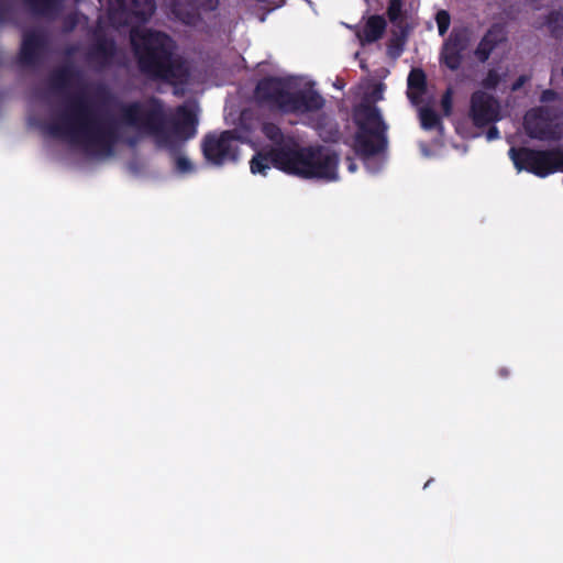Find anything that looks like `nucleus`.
<instances>
[{
  "label": "nucleus",
  "mask_w": 563,
  "mask_h": 563,
  "mask_svg": "<svg viewBox=\"0 0 563 563\" xmlns=\"http://www.w3.org/2000/svg\"><path fill=\"white\" fill-rule=\"evenodd\" d=\"M25 2L34 12L48 14L58 7L62 0H25Z\"/></svg>",
  "instance_id": "a211bd4d"
},
{
  "label": "nucleus",
  "mask_w": 563,
  "mask_h": 563,
  "mask_svg": "<svg viewBox=\"0 0 563 563\" xmlns=\"http://www.w3.org/2000/svg\"><path fill=\"white\" fill-rule=\"evenodd\" d=\"M154 10V0H110L111 19L119 24H130L133 19L146 20Z\"/></svg>",
  "instance_id": "6e6552de"
},
{
  "label": "nucleus",
  "mask_w": 563,
  "mask_h": 563,
  "mask_svg": "<svg viewBox=\"0 0 563 563\" xmlns=\"http://www.w3.org/2000/svg\"><path fill=\"white\" fill-rule=\"evenodd\" d=\"M435 22L440 35H444L450 27L451 18L448 11L440 10L435 15Z\"/></svg>",
  "instance_id": "aec40b11"
},
{
  "label": "nucleus",
  "mask_w": 563,
  "mask_h": 563,
  "mask_svg": "<svg viewBox=\"0 0 563 563\" xmlns=\"http://www.w3.org/2000/svg\"><path fill=\"white\" fill-rule=\"evenodd\" d=\"M324 106L321 95L311 88L290 92L288 101L284 103V112L305 113L320 110Z\"/></svg>",
  "instance_id": "9b49d317"
},
{
  "label": "nucleus",
  "mask_w": 563,
  "mask_h": 563,
  "mask_svg": "<svg viewBox=\"0 0 563 563\" xmlns=\"http://www.w3.org/2000/svg\"><path fill=\"white\" fill-rule=\"evenodd\" d=\"M75 74L69 68L54 73L52 85L67 93L65 111L44 126L45 132L82 150L95 158H106L113 154L115 142L123 137L121 130H132L137 136L152 135L159 145H168L187 129L195 134L197 123L194 107L180 106L175 118L164 110L157 99L123 103L118 109V121H109L99 115L97 101L86 91L74 90Z\"/></svg>",
  "instance_id": "f257e3e1"
},
{
  "label": "nucleus",
  "mask_w": 563,
  "mask_h": 563,
  "mask_svg": "<svg viewBox=\"0 0 563 563\" xmlns=\"http://www.w3.org/2000/svg\"><path fill=\"white\" fill-rule=\"evenodd\" d=\"M262 131L275 147L269 153H257L250 163L253 174L265 175L271 166L302 178H338V156L324 147H300L290 137L285 139L280 129L273 123H264Z\"/></svg>",
  "instance_id": "f03ea898"
},
{
  "label": "nucleus",
  "mask_w": 563,
  "mask_h": 563,
  "mask_svg": "<svg viewBox=\"0 0 563 563\" xmlns=\"http://www.w3.org/2000/svg\"><path fill=\"white\" fill-rule=\"evenodd\" d=\"M125 141L128 142V144L130 145H134L136 143V139H130V137H125Z\"/></svg>",
  "instance_id": "7c9ffc66"
},
{
  "label": "nucleus",
  "mask_w": 563,
  "mask_h": 563,
  "mask_svg": "<svg viewBox=\"0 0 563 563\" xmlns=\"http://www.w3.org/2000/svg\"><path fill=\"white\" fill-rule=\"evenodd\" d=\"M442 103H443V108L445 109V111L449 112L450 107H451V92L450 91H448L444 95Z\"/></svg>",
  "instance_id": "cd10ccee"
},
{
  "label": "nucleus",
  "mask_w": 563,
  "mask_h": 563,
  "mask_svg": "<svg viewBox=\"0 0 563 563\" xmlns=\"http://www.w3.org/2000/svg\"><path fill=\"white\" fill-rule=\"evenodd\" d=\"M470 117L476 126H485L500 120V103L492 95L477 90L471 97Z\"/></svg>",
  "instance_id": "1a4fd4ad"
},
{
  "label": "nucleus",
  "mask_w": 563,
  "mask_h": 563,
  "mask_svg": "<svg viewBox=\"0 0 563 563\" xmlns=\"http://www.w3.org/2000/svg\"><path fill=\"white\" fill-rule=\"evenodd\" d=\"M498 136H499V132H498L497 128H495V126L490 128L486 133V137L488 141L495 140Z\"/></svg>",
  "instance_id": "bb28decb"
},
{
  "label": "nucleus",
  "mask_w": 563,
  "mask_h": 563,
  "mask_svg": "<svg viewBox=\"0 0 563 563\" xmlns=\"http://www.w3.org/2000/svg\"><path fill=\"white\" fill-rule=\"evenodd\" d=\"M505 40V32L500 25L492 26L478 43L474 55L484 63L486 62L498 43Z\"/></svg>",
  "instance_id": "ddd939ff"
},
{
  "label": "nucleus",
  "mask_w": 563,
  "mask_h": 563,
  "mask_svg": "<svg viewBox=\"0 0 563 563\" xmlns=\"http://www.w3.org/2000/svg\"><path fill=\"white\" fill-rule=\"evenodd\" d=\"M131 43L143 73L172 84L187 81V62L174 54L175 45L169 36L147 29H133Z\"/></svg>",
  "instance_id": "7ed1b4c3"
},
{
  "label": "nucleus",
  "mask_w": 563,
  "mask_h": 563,
  "mask_svg": "<svg viewBox=\"0 0 563 563\" xmlns=\"http://www.w3.org/2000/svg\"><path fill=\"white\" fill-rule=\"evenodd\" d=\"M500 81V76L495 69H490L483 79L482 85L486 89H494Z\"/></svg>",
  "instance_id": "4be33fe9"
},
{
  "label": "nucleus",
  "mask_w": 563,
  "mask_h": 563,
  "mask_svg": "<svg viewBox=\"0 0 563 563\" xmlns=\"http://www.w3.org/2000/svg\"><path fill=\"white\" fill-rule=\"evenodd\" d=\"M465 47L463 36L452 33L442 47L440 56L441 62L451 70L459 69L462 63V53Z\"/></svg>",
  "instance_id": "f8f14e48"
},
{
  "label": "nucleus",
  "mask_w": 563,
  "mask_h": 563,
  "mask_svg": "<svg viewBox=\"0 0 563 563\" xmlns=\"http://www.w3.org/2000/svg\"><path fill=\"white\" fill-rule=\"evenodd\" d=\"M402 0H389L387 14L393 23H396L401 16Z\"/></svg>",
  "instance_id": "412c9836"
},
{
  "label": "nucleus",
  "mask_w": 563,
  "mask_h": 563,
  "mask_svg": "<svg viewBox=\"0 0 563 563\" xmlns=\"http://www.w3.org/2000/svg\"><path fill=\"white\" fill-rule=\"evenodd\" d=\"M387 23L382 15H371L362 30L357 32V37L362 43H373L378 41L385 33Z\"/></svg>",
  "instance_id": "4468645a"
},
{
  "label": "nucleus",
  "mask_w": 563,
  "mask_h": 563,
  "mask_svg": "<svg viewBox=\"0 0 563 563\" xmlns=\"http://www.w3.org/2000/svg\"><path fill=\"white\" fill-rule=\"evenodd\" d=\"M358 132L355 137L356 151L364 155H374L387 146L386 129L376 107L363 106L356 111Z\"/></svg>",
  "instance_id": "20e7f679"
},
{
  "label": "nucleus",
  "mask_w": 563,
  "mask_h": 563,
  "mask_svg": "<svg viewBox=\"0 0 563 563\" xmlns=\"http://www.w3.org/2000/svg\"><path fill=\"white\" fill-rule=\"evenodd\" d=\"M43 44V38L37 32L25 33L22 40L20 60L22 64H32L35 62Z\"/></svg>",
  "instance_id": "2eb2a0df"
},
{
  "label": "nucleus",
  "mask_w": 563,
  "mask_h": 563,
  "mask_svg": "<svg viewBox=\"0 0 563 563\" xmlns=\"http://www.w3.org/2000/svg\"><path fill=\"white\" fill-rule=\"evenodd\" d=\"M108 46H109V52L111 53V52H112V48H113V44H112V43H109V44H108Z\"/></svg>",
  "instance_id": "2f4dec72"
},
{
  "label": "nucleus",
  "mask_w": 563,
  "mask_h": 563,
  "mask_svg": "<svg viewBox=\"0 0 563 563\" xmlns=\"http://www.w3.org/2000/svg\"><path fill=\"white\" fill-rule=\"evenodd\" d=\"M195 4L203 10L212 11L218 7L219 0H192Z\"/></svg>",
  "instance_id": "b1692460"
},
{
  "label": "nucleus",
  "mask_w": 563,
  "mask_h": 563,
  "mask_svg": "<svg viewBox=\"0 0 563 563\" xmlns=\"http://www.w3.org/2000/svg\"><path fill=\"white\" fill-rule=\"evenodd\" d=\"M545 25H547L549 32L554 37H562L563 36V12L552 11L547 16Z\"/></svg>",
  "instance_id": "f3484780"
},
{
  "label": "nucleus",
  "mask_w": 563,
  "mask_h": 563,
  "mask_svg": "<svg viewBox=\"0 0 563 563\" xmlns=\"http://www.w3.org/2000/svg\"><path fill=\"white\" fill-rule=\"evenodd\" d=\"M290 95L286 82L276 78H266L258 82L255 90V98L260 102H266L272 107L284 111V103Z\"/></svg>",
  "instance_id": "9d476101"
},
{
  "label": "nucleus",
  "mask_w": 563,
  "mask_h": 563,
  "mask_svg": "<svg viewBox=\"0 0 563 563\" xmlns=\"http://www.w3.org/2000/svg\"><path fill=\"white\" fill-rule=\"evenodd\" d=\"M407 96L412 103L418 104L422 101L426 91V75L422 69L413 68L408 76Z\"/></svg>",
  "instance_id": "dca6fc26"
},
{
  "label": "nucleus",
  "mask_w": 563,
  "mask_h": 563,
  "mask_svg": "<svg viewBox=\"0 0 563 563\" xmlns=\"http://www.w3.org/2000/svg\"><path fill=\"white\" fill-rule=\"evenodd\" d=\"M509 157L519 172L526 170L542 178L563 170L562 147H553L550 150L511 147L509 150Z\"/></svg>",
  "instance_id": "39448f33"
},
{
  "label": "nucleus",
  "mask_w": 563,
  "mask_h": 563,
  "mask_svg": "<svg viewBox=\"0 0 563 563\" xmlns=\"http://www.w3.org/2000/svg\"><path fill=\"white\" fill-rule=\"evenodd\" d=\"M176 168L179 173L186 174L194 170V166L188 157L186 156H178L176 159Z\"/></svg>",
  "instance_id": "5701e85b"
},
{
  "label": "nucleus",
  "mask_w": 563,
  "mask_h": 563,
  "mask_svg": "<svg viewBox=\"0 0 563 563\" xmlns=\"http://www.w3.org/2000/svg\"><path fill=\"white\" fill-rule=\"evenodd\" d=\"M206 159L214 165L234 162L239 156V137L233 131L209 134L202 142Z\"/></svg>",
  "instance_id": "0eeeda50"
},
{
  "label": "nucleus",
  "mask_w": 563,
  "mask_h": 563,
  "mask_svg": "<svg viewBox=\"0 0 563 563\" xmlns=\"http://www.w3.org/2000/svg\"><path fill=\"white\" fill-rule=\"evenodd\" d=\"M523 124L527 134L532 139L556 140L561 135L560 111L548 104L528 111Z\"/></svg>",
  "instance_id": "423d86ee"
},
{
  "label": "nucleus",
  "mask_w": 563,
  "mask_h": 563,
  "mask_svg": "<svg viewBox=\"0 0 563 563\" xmlns=\"http://www.w3.org/2000/svg\"><path fill=\"white\" fill-rule=\"evenodd\" d=\"M419 118L422 128L426 130L434 129L440 123L438 114L430 108H421Z\"/></svg>",
  "instance_id": "6ab92c4d"
},
{
  "label": "nucleus",
  "mask_w": 563,
  "mask_h": 563,
  "mask_svg": "<svg viewBox=\"0 0 563 563\" xmlns=\"http://www.w3.org/2000/svg\"><path fill=\"white\" fill-rule=\"evenodd\" d=\"M560 102L558 95L552 90H545L543 91L541 96V102L549 103V102Z\"/></svg>",
  "instance_id": "393cba45"
},
{
  "label": "nucleus",
  "mask_w": 563,
  "mask_h": 563,
  "mask_svg": "<svg viewBox=\"0 0 563 563\" xmlns=\"http://www.w3.org/2000/svg\"><path fill=\"white\" fill-rule=\"evenodd\" d=\"M198 16L196 14L189 15L188 18H181L186 24H195Z\"/></svg>",
  "instance_id": "c85d7f7f"
},
{
  "label": "nucleus",
  "mask_w": 563,
  "mask_h": 563,
  "mask_svg": "<svg viewBox=\"0 0 563 563\" xmlns=\"http://www.w3.org/2000/svg\"><path fill=\"white\" fill-rule=\"evenodd\" d=\"M349 170L350 172H355L356 170V164L354 162H350L349 164Z\"/></svg>",
  "instance_id": "c756f323"
},
{
  "label": "nucleus",
  "mask_w": 563,
  "mask_h": 563,
  "mask_svg": "<svg viewBox=\"0 0 563 563\" xmlns=\"http://www.w3.org/2000/svg\"><path fill=\"white\" fill-rule=\"evenodd\" d=\"M527 81V77L526 76H520L516 82H514L512 87H511V90L512 91H517L519 90L523 85L525 82Z\"/></svg>",
  "instance_id": "a878e982"
}]
</instances>
